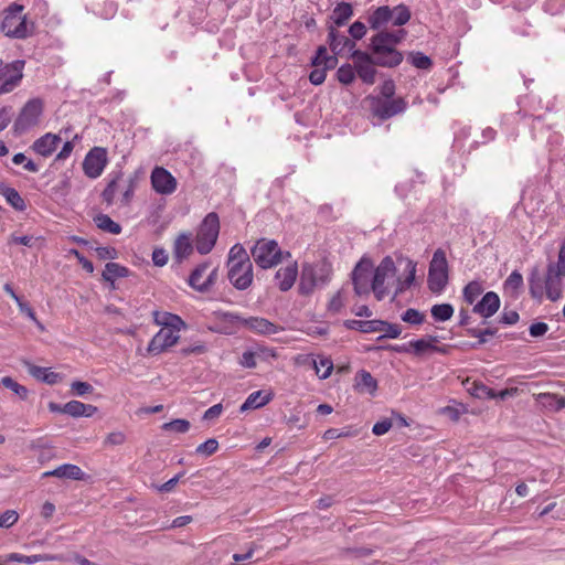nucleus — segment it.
I'll list each match as a JSON object with an SVG mask.
<instances>
[{"instance_id":"2f4dec72","label":"nucleus","mask_w":565,"mask_h":565,"mask_svg":"<svg viewBox=\"0 0 565 565\" xmlns=\"http://www.w3.org/2000/svg\"><path fill=\"white\" fill-rule=\"evenodd\" d=\"M355 387L359 392L374 395L377 390V382L370 372L362 370L355 376Z\"/></svg>"},{"instance_id":"0eeeda50","label":"nucleus","mask_w":565,"mask_h":565,"mask_svg":"<svg viewBox=\"0 0 565 565\" xmlns=\"http://www.w3.org/2000/svg\"><path fill=\"white\" fill-rule=\"evenodd\" d=\"M448 284V262L446 253L438 248L435 250L429 264L428 288L434 294H440Z\"/></svg>"},{"instance_id":"e433bc0d","label":"nucleus","mask_w":565,"mask_h":565,"mask_svg":"<svg viewBox=\"0 0 565 565\" xmlns=\"http://www.w3.org/2000/svg\"><path fill=\"white\" fill-rule=\"evenodd\" d=\"M129 269L118 263H107L103 271V278L106 281L114 282L117 278L127 277Z\"/></svg>"},{"instance_id":"bb28decb","label":"nucleus","mask_w":565,"mask_h":565,"mask_svg":"<svg viewBox=\"0 0 565 565\" xmlns=\"http://www.w3.org/2000/svg\"><path fill=\"white\" fill-rule=\"evenodd\" d=\"M393 19L392 9L388 6H382L376 8L369 15V24L372 30H380L383 26L387 25L388 22Z\"/></svg>"},{"instance_id":"f03ea898","label":"nucleus","mask_w":565,"mask_h":565,"mask_svg":"<svg viewBox=\"0 0 565 565\" xmlns=\"http://www.w3.org/2000/svg\"><path fill=\"white\" fill-rule=\"evenodd\" d=\"M562 277L554 264H550L543 278L537 268L532 269L529 277V290L534 299L542 300L545 295L551 301L562 298Z\"/></svg>"},{"instance_id":"412c9836","label":"nucleus","mask_w":565,"mask_h":565,"mask_svg":"<svg viewBox=\"0 0 565 565\" xmlns=\"http://www.w3.org/2000/svg\"><path fill=\"white\" fill-rule=\"evenodd\" d=\"M61 141V135L47 132L33 142L32 149L38 154L47 158L53 154Z\"/></svg>"},{"instance_id":"c03bdc74","label":"nucleus","mask_w":565,"mask_h":565,"mask_svg":"<svg viewBox=\"0 0 565 565\" xmlns=\"http://www.w3.org/2000/svg\"><path fill=\"white\" fill-rule=\"evenodd\" d=\"M483 288L479 281H470L463 288V299L467 303L472 305L477 298L482 294Z\"/></svg>"},{"instance_id":"f3484780","label":"nucleus","mask_w":565,"mask_h":565,"mask_svg":"<svg viewBox=\"0 0 565 565\" xmlns=\"http://www.w3.org/2000/svg\"><path fill=\"white\" fill-rule=\"evenodd\" d=\"M179 339V331L173 329H160L150 340L147 352L151 355H158L177 344Z\"/></svg>"},{"instance_id":"aec40b11","label":"nucleus","mask_w":565,"mask_h":565,"mask_svg":"<svg viewBox=\"0 0 565 565\" xmlns=\"http://www.w3.org/2000/svg\"><path fill=\"white\" fill-rule=\"evenodd\" d=\"M328 43L334 55L342 54L345 50L353 52L355 42L340 34L333 25L328 28Z\"/></svg>"},{"instance_id":"20e7f679","label":"nucleus","mask_w":565,"mask_h":565,"mask_svg":"<svg viewBox=\"0 0 565 565\" xmlns=\"http://www.w3.org/2000/svg\"><path fill=\"white\" fill-rule=\"evenodd\" d=\"M23 10V6L14 2L0 14V30L7 36L12 39H25L31 34V24H29Z\"/></svg>"},{"instance_id":"a878e982","label":"nucleus","mask_w":565,"mask_h":565,"mask_svg":"<svg viewBox=\"0 0 565 565\" xmlns=\"http://www.w3.org/2000/svg\"><path fill=\"white\" fill-rule=\"evenodd\" d=\"M276 356L275 350L269 348H258L256 351L247 350L243 352L239 364L247 369H254L257 365V358L267 359Z\"/></svg>"},{"instance_id":"cd10ccee","label":"nucleus","mask_w":565,"mask_h":565,"mask_svg":"<svg viewBox=\"0 0 565 565\" xmlns=\"http://www.w3.org/2000/svg\"><path fill=\"white\" fill-rule=\"evenodd\" d=\"M97 412V407L90 404H84L79 401H70L64 404V414L72 417H90Z\"/></svg>"},{"instance_id":"473e14b6","label":"nucleus","mask_w":565,"mask_h":565,"mask_svg":"<svg viewBox=\"0 0 565 565\" xmlns=\"http://www.w3.org/2000/svg\"><path fill=\"white\" fill-rule=\"evenodd\" d=\"M344 326L350 330H358L363 333H374L381 331V326H383V320H347L344 321Z\"/></svg>"},{"instance_id":"bf43d9fd","label":"nucleus","mask_w":565,"mask_h":565,"mask_svg":"<svg viewBox=\"0 0 565 565\" xmlns=\"http://www.w3.org/2000/svg\"><path fill=\"white\" fill-rule=\"evenodd\" d=\"M77 139H78V136L75 135L73 137V140H66L64 142L61 151L56 154L55 160L56 161H64V160H66L71 156V153H72V151L74 149V140H77Z\"/></svg>"},{"instance_id":"052dcab7","label":"nucleus","mask_w":565,"mask_h":565,"mask_svg":"<svg viewBox=\"0 0 565 565\" xmlns=\"http://www.w3.org/2000/svg\"><path fill=\"white\" fill-rule=\"evenodd\" d=\"M71 388L77 396H84L93 392V386L87 382L74 381L71 384Z\"/></svg>"},{"instance_id":"4c0bfd02","label":"nucleus","mask_w":565,"mask_h":565,"mask_svg":"<svg viewBox=\"0 0 565 565\" xmlns=\"http://www.w3.org/2000/svg\"><path fill=\"white\" fill-rule=\"evenodd\" d=\"M95 225L107 233L110 234H120L121 233V226L113 221L107 214H98L94 217Z\"/></svg>"},{"instance_id":"5701e85b","label":"nucleus","mask_w":565,"mask_h":565,"mask_svg":"<svg viewBox=\"0 0 565 565\" xmlns=\"http://www.w3.org/2000/svg\"><path fill=\"white\" fill-rule=\"evenodd\" d=\"M43 478L46 477H56L60 479H71V480H84L85 472L76 465L73 463H64L56 467L53 470L45 471L42 475Z\"/></svg>"},{"instance_id":"338daca9","label":"nucleus","mask_w":565,"mask_h":565,"mask_svg":"<svg viewBox=\"0 0 565 565\" xmlns=\"http://www.w3.org/2000/svg\"><path fill=\"white\" fill-rule=\"evenodd\" d=\"M205 352H206V347L202 342H196V343L191 344L189 347H184V348H182L180 350V353L183 356H188V355H191V354L199 355V354H203Z\"/></svg>"},{"instance_id":"9b49d317","label":"nucleus","mask_w":565,"mask_h":565,"mask_svg":"<svg viewBox=\"0 0 565 565\" xmlns=\"http://www.w3.org/2000/svg\"><path fill=\"white\" fill-rule=\"evenodd\" d=\"M24 61L17 60L0 66V95L15 89L23 77Z\"/></svg>"},{"instance_id":"a211bd4d","label":"nucleus","mask_w":565,"mask_h":565,"mask_svg":"<svg viewBox=\"0 0 565 565\" xmlns=\"http://www.w3.org/2000/svg\"><path fill=\"white\" fill-rule=\"evenodd\" d=\"M194 248L195 245H193L192 234L190 232L178 234L172 246L173 259L175 263L182 264L193 254Z\"/></svg>"},{"instance_id":"f257e3e1","label":"nucleus","mask_w":565,"mask_h":565,"mask_svg":"<svg viewBox=\"0 0 565 565\" xmlns=\"http://www.w3.org/2000/svg\"><path fill=\"white\" fill-rule=\"evenodd\" d=\"M405 35L406 31L403 29L397 31H380L371 39L373 56L360 50H354L351 53L355 73L363 83L367 85L375 83L377 73L375 65L392 68L402 63L403 54L395 46Z\"/></svg>"},{"instance_id":"69168bd1","label":"nucleus","mask_w":565,"mask_h":565,"mask_svg":"<svg viewBox=\"0 0 565 565\" xmlns=\"http://www.w3.org/2000/svg\"><path fill=\"white\" fill-rule=\"evenodd\" d=\"M168 253L162 247H157L152 252V262L156 266L162 267L168 263Z\"/></svg>"},{"instance_id":"13d9d810","label":"nucleus","mask_w":565,"mask_h":565,"mask_svg":"<svg viewBox=\"0 0 565 565\" xmlns=\"http://www.w3.org/2000/svg\"><path fill=\"white\" fill-rule=\"evenodd\" d=\"M468 333L471 337L479 339L478 343L473 344V348H477L478 345H481L487 342V339H486L487 335H494L497 333V329H492V328H487L484 330L469 329Z\"/></svg>"},{"instance_id":"5fc2aeb1","label":"nucleus","mask_w":565,"mask_h":565,"mask_svg":"<svg viewBox=\"0 0 565 565\" xmlns=\"http://www.w3.org/2000/svg\"><path fill=\"white\" fill-rule=\"evenodd\" d=\"M425 316L417 309L409 308L402 315V320L409 324L418 326L424 322Z\"/></svg>"},{"instance_id":"774afa93","label":"nucleus","mask_w":565,"mask_h":565,"mask_svg":"<svg viewBox=\"0 0 565 565\" xmlns=\"http://www.w3.org/2000/svg\"><path fill=\"white\" fill-rule=\"evenodd\" d=\"M117 191L116 180L110 181L102 193L103 200L108 204H113Z\"/></svg>"},{"instance_id":"2eb2a0df","label":"nucleus","mask_w":565,"mask_h":565,"mask_svg":"<svg viewBox=\"0 0 565 565\" xmlns=\"http://www.w3.org/2000/svg\"><path fill=\"white\" fill-rule=\"evenodd\" d=\"M152 189L161 195L172 194L178 186L177 179L163 167H156L151 171Z\"/></svg>"},{"instance_id":"7ed1b4c3","label":"nucleus","mask_w":565,"mask_h":565,"mask_svg":"<svg viewBox=\"0 0 565 565\" xmlns=\"http://www.w3.org/2000/svg\"><path fill=\"white\" fill-rule=\"evenodd\" d=\"M332 276V267L326 260L313 264H305L300 274L298 291L302 296L311 295L316 288L329 284Z\"/></svg>"},{"instance_id":"4be33fe9","label":"nucleus","mask_w":565,"mask_h":565,"mask_svg":"<svg viewBox=\"0 0 565 565\" xmlns=\"http://www.w3.org/2000/svg\"><path fill=\"white\" fill-rule=\"evenodd\" d=\"M500 308V298L493 291H488L483 295L482 299L475 305L473 312L483 318L492 317Z\"/></svg>"},{"instance_id":"09e8293b","label":"nucleus","mask_w":565,"mask_h":565,"mask_svg":"<svg viewBox=\"0 0 565 565\" xmlns=\"http://www.w3.org/2000/svg\"><path fill=\"white\" fill-rule=\"evenodd\" d=\"M523 286V277L518 271H512L504 281V290L511 294H516Z\"/></svg>"},{"instance_id":"b1692460","label":"nucleus","mask_w":565,"mask_h":565,"mask_svg":"<svg viewBox=\"0 0 565 565\" xmlns=\"http://www.w3.org/2000/svg\"><path fill=\"white\" fill-rule=\"evenodd\" d=\"M298 276V267L297 264L294 263L286 267H281L276 271L275 279L277 281L278 288L281 291H288L294 286Z\"/></svg>"},{"instance_id":"49530a36","label":"nucleus","mask_w":565,"mask_h":565,"mask_svg":"<svg viewBox=\"0 0 565 565\" xmlns=\"http://www.w3.org/2000/svg\"><path fill=\"white\" fill-rule=\"evenodd\" d=\"M416 265L413 262L407 263V276L404 280L397 279V287L395 295L402 294L405 289L409 288L415 280Z\"/></svg>"},{"instance_id":"79ce46f5","label":"nucleus","mask_w":565,"mask_h":565,"mask_svg":"<svg viewBox=\"0 0 565 565\" xmlns=\"http://www.w3.org/2000/svg\"><path fill=\"white\" fill-rule=\"evenodd\" d=\"M313 367L316 374L321 379H328L333 370V363L329 358L320 356L319 360H313Z\"/></svg>"},{"instance_id":"58836bf2","label":"nucleus","mask_w":565,"mask_h":565,"mask_svg":"<svg viewBox=\"0 0 565 565\" xmlns=\"http://www.w3.org/2000/svg\"><path fill=\"white\" fill-rule=\"evenodd\" d=\"M337 57L329 55L326 46H319L315 57L312 58V65L316 67L322 66L327 68H333L337 65Z\"/></svg>"},{"instance_id":"39448f33","label":"nucleus","mask_w":565,"mask_h":565,"mask_svg":"<svg viewBox=\"0 0 565 565\" xmlns=\"http://www.w3.org/2000/svg\"><path fill=\"white\" fill-rule=\"evenodd\" d=\"M220 228L217 213H207L196 228L194 244L199 254L206 255L212 252L217 242Z\"/></svg>"},{"instance_id":"37998d69","label":"nucleus","mask_w":565,"mask_h":565,"mask_svg":"<svg viewBox=\"0 0 565 565\" xmlns=\"http://www.w3.org/2000/svg\"><path fill=\"white\" fill-rule=\"evenodd\" d=\"M393 12V19L392 24L395 26H402L406 24L411 19V11L408 7L401 3L392 9Z\"/></svg>"},{"instance_id":"c9c22d12","label":"nucleus","mask_w":565,"mask_h":565,"mask_svg":"<svg viewBox=\"0 0 565 565\" xmlns=\"http://www.w3.org/2000/svg\"><path fill=\"white\" fill-rule=\"evenodd\" d=\"M235 264H252L249 254L241 244L233 245L227 255V266Z\"/></svg>"},{"instance_id":"f704fd0d","label":"nucleus","mask_w":565,"mask_h":565,"mask_svg":"<svg viewBox=\"0 0 565 565\" xmlns=\"http://www.w3.org/2000/svg\"><path fill=\"white\" fill-rule=\"evenodd\" d=\"M210 267V263L207 262H204L200 265H198L191 273L190 277H189V285L200 291V292H205L206 291V286L204 285V279H203V275L206 273V270L209 269Z\"/></svg>"},{"instance_id":"e2e57ef3","label":"nucleus","mask_w":565,"mask_h":565,"mask_svg":"<svg viewBox=\"0 0 565 565\" xmlns=\"http://www.w3.org/2000/svg\"><path fill=\"white\" fill-rule=\"evenodd\" d=\"M344 302L342 300L341 291L335 292L328 303V311L335 315L339 313L343 308Z\"/></svg>"},{"instance_id":"423d86ee","label":"nucleus","mask_w":565,"mask_h":565,"mask_svg":"<svg viewBox=\"0 0 565 565\" xmlns=\"http://www.w3.org/2000/svg\"><path fill=\"white\" fill-rule=\"evenodd\" d=\"M254 262L263 269L277 266L281 262L282 252L274 239H258L250 249Z\"/></svg>"},{"instance_id":"c756f323","label":"nucleus","mask_w":565,"mask_h":565,"mask_svg":"<svg viewBox=\"0 0 565 565\" xmlns=\"http://www.w3.org/2000/svg\"><path fill=\"white\" fill-rule=\"evenodd\" d=\"M273 399L271 393H264L263 391H256L248 395L246 401L241 405V412L248 409H255L265 406Z\"/></svg>"},{"instance_id":"a18cd8bd","label":"nucleus","mask_w":565,"mask_h":565,"mask_svg":"<svg viewBox=\"0 0 565 565\" xmlns=\"http://www.w3.org/2000/svg\"><path fill=\"white\" fill-rule=\"evenodd\" d=\"M408 61L413 66L419 70H429L433 65V62L429 56L425 55L422 52H412L408 55Z\"/></svg>"},{"instance_id":"0e129e2a","label":"nucleus","mask_w":565,"mask_h":565,"mask_svg":"<svg viewBox=\"0 0 565 565\" xmlns=\"http://www.w3.org/2000/svg\"><path fill=\"white\" fill-rule=\"evenodd\" d=\"M349 33L353 40H361L366 34V26L360 21H355L349 28Z\"/></svg>"},{"instance_id":"680f3d73","label":"nucleus","mask_w":565,"mask_h":565,"mask_svg":"<svg viewBox=\"0 0 565 565\" xmlns=\"http://www.w3.org/2000/svg\"><path fill=\"white\" fill-rule=\"evenodd\" d=\"M327 70H328L327 67L319 66V67H316L313 71H311L309 74L310 83L313 85L322 84L327 76Z\"/></svg>"},{"instance_id":"f8f14e48","label":"nucleus","mask_w":565,"mask_h":565,"mask_svg":"<svg viewBox=\"0 0 565 565\" xmlns=\"http://www.w3.org/2000/svg\"><path fill=\"white\" fill-rule=\"evenodd\" d=\"M42 110L43 104L41 99L34 98L28 100L14 121V130L17 132H24L34 127L39 122Z\"/></svg>"},{"instance_id":"393cba45","label":"nucleus","mask_w":565,"mask_h":565,"mask_svg":"<svg viewBox=\"0 0 565 565\" xmlns=\"http://www.w3.org/2000/svg\"><path fill=\"white\" fill-rule=\"evenodd\" d=\"M153 322L157 326H161V329H173L177 331L185 327L184 321L178 315L158 310L153 311Z\"/></svg>"},{"instance_id":"4d7b16f0","label":"nucleus","mask_w":565,"mask_h":565,"mask_svg":"<svg viewBox=\"0 0 565 565\" xmlns=\"http://www.w3.org/2000/svg\"><path fill=\"white\" fill-rule=\"evenodd\" d=\"M471 394L478 398H497V392L484 384H475Z\"/></svg>"},{"instance_id":"7c9ffc66","label":"nucleus","mask_w":565,"mask_h":565,"mask_svg":"<svg viewBox=\"0 0 565 565\" xmlns=\"http://www.w3.org/2000/svg\"><path fill=\"white\" fill-rule=\"evenodd\" d=\"M61 557L54 554H34V555H22L18 553H11L7 556V561L19 562L25 564H35L39 562H52L58 561Z\"/></svg>"},{"instance_id":"864d4df0","label":"nucleus","mask_w":565,"mask_h":565,"mask_svg":"<svg viewBox=\"0 0 565 565\" xmlns=\"http://www.w3.org/2000/svg\"><path fill=\"white\" fill-rule=\"evenodd\" d=\"M217 449H218V441L215 438H210L206 441L200 444L196 447L195 452L198 455L207 457V456H211L214 452H216Z\"/></svg>"},{"instance_id":"c85d7f7f","label":"nucleus","mask_w":565,"mask_h":565,"mask_svg":"<svg viewBox=\"0 0 565 565\" xmlns=\"http://www.w3.org/2000/svg\"><path fill=\"white\" fill-rule=\"evenodd\" d=\"M28 371L34 379L50 385L58 383L62 379L58 373L51 371L49 367L28 364Z\"/></svg>"},{"instance_id":"dca6fc26","label":"nucleus","mask_w":565,"mask_h":565,"mask_svg":"<svg viewBox=\"0 0 565 565\" xmlns=\"http://www.w3.org/2000/svg\"><path fill=\"white\" fill-rule=\"evenodd\" d=\"M107 164V153L104 148L95 147L85 157L83 170L88 178H98Z\"/></svg>"},{"instance_id":"ea45409f","label":"nucleus","mask_w":565,"mask_h":565,"mask_svg":"<svg viewBox=\"0 0 565 565\" xmlns=\"http://www.w3.org/2000/svg\"><path fill=\"white\" fill-rule=\"evenodd\" d=\"M454 307L450 303L434 305L430 309L431 317L435 321L445 322L454 315Z\"/></svg>"},{"instance_id":"72a5a7b5","label":"nucleus","mask_w":565,"mask_h":565,"mask_svg":"<svg viewBox=\"0 0 565 565\" xmlns=\"http://www.w3.org/2000/svg\"><path fill=\"white\" fill-rule=\"evenodd\" d=\"M353 15V8L349 2H340L332 11L330 19L337 26L344 25Z\"/></svg>"},{"instance_id":"3c124183","label":"nucleus","mask_w":565,"mask_h":565,"mask_svg":"<svg viewBox=\"0 0 565 565\" xmlns=\"http://www.w3.org/2000/svg\"><path fill=\"white\" fill-rule=\"evenodd\" d=\"M190 422L188 419H173L171 422L164 423L162 425V429L166 431H174L184 434L190 429Z\"/></svg>"},{"instance_id":"6ab92c4d","label":"nucleus","mask_w":565,"mask_h":565,"mask_svg":"<svg viewBox=\"0 0 565 565\" xmlns=\"http://www.w3.org/2000/svg\"><path fill=\"white\" fill-rule=\"evenodd\" d=\"M239 323L247 330L260 335H271L281 330L280 327L262 317L242 318Z\"/></svg>"},{"instance_id":"ddd939ff","label":"nucleus","mask_w":565,"mask_h":565,"mask_svg":"<svg viewBox=\"0 0 565 565\" xmlns=\"http://www.w3.org/2000/svg\"><path fill=\"white\" fill-rule=\"evenodd\" d=\"M373 271V263L369 258H361L355 265L351 278L354 287V292L358 296H366L371 289V275Z\"/></svg>"},{"instance_id":"a19ab883","label":"nucleus","mask_w":565,"mask_h":565,"mask_svg":"<svg viewBox=\"0 0 565 565\" xmlns=\"http://www.w3.org/2000/svg\"><path fill=\"white\" fill-rule=\"evenodd\" d=\"M2 194L6 198L7 202L17 211H24L26 205L23 198L19 194V192L13 188H4L2 190Z\"/></svg>"},{"instance_id":"1a4fd4ad","label":"nucleus","mask_w":565,"mask_h":565,"mask_svg":"<svg viewBox=\"0 0 565 565\" xmlns=\"http://www.w3.org/2000/svg\"><path fill=\"white\" fill-rule=\"evenodd\" d=\"M367 100L370 102L372 115L381 120H386L402 114L407 108V103L403 97L383 99L381 97L371 96Z\"/></svg>"},{"instance_id":"8fccbe9b","label":"nucleus","mask_w":565,"mask_h":565,"mask_svg":"<svg viewBox=\"0 0 565 565\" xmlns=\"http://www.w3.org/2000/svg\"><path fill=\"white\" fill-rule=\"evenodd\" d=\"M1 384L11 390L14 394H17L21 399H25L28 397V388L18 382H15L10 376H4L1 379Z\"/></svg>"},{"instance_id":"9d476101","label":"nucleus","mask_w":565,"mask_h":565,"mask_svg":"<svg viewBox=\"0 0 565 565\" xmlns=\"http://www.w3.org/2000/svg\"><path fill=\"white\" fill-rule=\"evenodd\" d=\"M438 342L437 335H428L426 338H422L418 340H413L407 344L395 345L392 349L399 353H408L412 352L417 356H422L428 352H437L440 354H447L449 351L448 345L438 347L436 343Z\"/></svg>"},{"instance_id":"de8ad7c7","label":"nucleus","mask_w":565,"mask_h":565,"mask_svg":"<svg viewBox=\"0 0 565 565\" xmlns=\"http://www.w3.org/2000/svg\"><path fill=\"white\" fill-rule=\"evenodd\" d=\"M355 75L354 64H343L337 71L338 81L344 85L351 84L355 79Z\"/></svg>"},{"instance_id":"4468645a","label":"nucleus","mask_w":565,"mask_h":565,"mask_svg":"<svg viewBox=\"0 0 565 565\" xmlns=\"http://www.w3.org/2000/svg\"><path fill=\"white\" fill-rule=\"evenodd\" d=\"M227 278L235 289L246 290L253 284V264L228 265Z\"/></svg>"},{"instance_id":"6e6552de","label":"nucleus","mask_w":565,"mask_h":565,"mask_svg":"<svg viewBox=\"0 0 565 565\" xmlns=\"http://www.w3.org/2000/svg\"><path fill=\"white\" fill-rule=\"evenodd\" d=\"M373 278L371 281V289L375 298L381 301L388 294V282L395 277L396 267L391 256H385L379 266L372 271Z\"/></svg>"},{"instance_id":"6e6d98bb","label":"nucleus","mask_w":565,"mask_h":565,"mask_svg":"<svg viewBox=\"0 0 565 565\" xmlns=\"http://www.w3.org/2000/svg\"><path fill=\"white\" fill-rule=\"evenodd\" d=\"M19 520V514L15 510H7L0 515V527L9 529L14 525Z\"/></svg>"},{"instance_id":"603ef678","label":"nucleus","mask_w":565,"mask_h":565,"mask_svg":"<svg viewBox=\"0 0 565 565\" xmlns=\"http://www.w3.org/2000/svg\"><path fill=\"white\" fill-rule=\"evenodd\" d=\"M380 328V332H383V334L379 337V340H382L384 338L396 339L402 333V327L396 323H388L386 321H383V326H381Z\"/></svg>"}]
</instances>
